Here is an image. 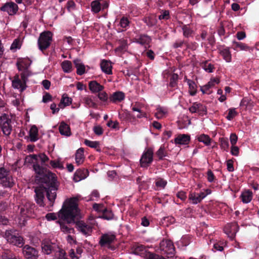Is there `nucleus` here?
Returning a JSON list of instances; mask_svg holds the SVG:
<instances>
[{
	"label": "nucleus",
	"instance_id": "nucleus-31",
	"mask_svg": "<svg viewBox=\"0 0 259 259\" xmlns=\"http://www.w3.org/2000/svg\"><path fill=\"white\" fill-rule=\"evenodd\" d=\"M240 197L243 203H247L252 200V193L250 190L245 191L242 193Z\"/></svg>",
	"mask_w": 259,
	"mask_h": 259
},
{
	"label": "nucleus",
	"instance_id": "nucleus-36",
	"mask_svg": "<svg viewBox=\"0 0 259 259\" xmlns=\"http://www.w3.org/2000/svg\"><path fill=\"white\" fill-rule=\"evenodd\" d=\"M155 183L157 187V189H155L156 190L164 189L167 183L166 180L160 177L156 179Z\"/></svg>",
	"mask_w": 259,
	"mask_h": 259
},
{
	"label": "nucleus",
	"instance_id": "nucleus-15",
	"mask_svg": "<svg viewBox=\"0 0 259 259\" xmlns=\"http://www.w3.org/2000/svg\"><path fill=\"white\" fill-rule=\"evenodd\" d=\"M124 98L125 95L123 92L120 91L116 92L109 97V102L114 103L120 102L124 100Z\"/></svg>",
	"mask_w": 259,
	"mask_h": 259
},
{
	"label": "nucleus",
	"instance_id": "nucleus-7",
	"mask_svg": "<svg viewBox=\"0 0 259 259\" xmlns=\"http://www.w3.org/2000/svg\"><path fill=\"white\" fill-rule=\"evenodd\" d=\"M160 250L168 255V257L174 256L175 248L172 242L169 240L163 239L159 244Z\"/></svg>",
	"mask_w": 259,
	"mask_h": 259
},
{
	"label": "nucleus",
	"instance_id": "nucleus-30",
	"mask_svg": "<svg viewBox=\"0 0 259 259\" xmlns=\"http://www.w3.org/2000/svg\"><path fill=\"white\" fill-rule=\"evenodd\" d=\"M59 132L62 135L70 136V130L69 126L64 122H62L59 127Z\"/></svg>",
	"mask_w": 259,
	"mask_h": 259
},
{
	"label": "nucleus",
	"instance_id": "nucleus-53",
	"mask_svg": "<svg viewBox=\"0 0 259 259\" xmlns=\"http://www.w3.org/2000/svg\"><path fill=\"white\" fill-rule=\"evenodd\" d=\"M176 220L172 216H168L163 218L162 223L164 224L166 223L165 225L168 226L170 224H172L175 223Z\"/></svg>",
	"mask_w": 259,
	"mask_h": 259
},
{
	"label": "nucleus",
	"instance_id": "nucleus-51",
	"mask_svg": "<svg viewBox=\"0 0 259 259\" xmlns=\"http://www.w3.org/2000/svg\"><path fill=\"white\" fill-rule=\"evenodd\" d=\"M161 14L158 16V19L161 20H168L170 19L169 11L168 10H162L160 11Z\"/></svg>",
	"mask_w": 259,
	"mask_h": 259
},
{
	"label": "nucleus",
	"instance_id": "nucleus-46",
	"mask_svg": "<svg viewBox=\"0 0 259 259\" xmlns=\"http://www.w3.org/2000/svg\"><path fill=\"white\" fill-rule=\"evenodd\" d=\"M83 100L85 105L89 107H92L97 108L98 107L97 104L93 102V100L89 97H85L83 98Z\"/></svg>",
	"mask_w": 259,
	"mask_h": 259
},
{
	"label": "nucleus",
	"instance_id": "nucleus-57",
	"mask_svg": "<svg viewBox=\"0 0 259 259\" xmlns=\"http://www.w3.org/2000/svg\"><path fill=\"white\" fill-rule=\"evenodd\" d=\"M98 97L103 102H106L108 101L109 98L107 94L105 92H99L98 94Z\"/></svg>",
	"mask_w": 259,
	"mask_h": 259
},
{
	"label": "nucleus",
	"instance_id": "nucleus-63",
	"mask_svg": "<svg viewBox=\"0 0 259 259\" xmlns=\"http://www.w3.org/2000/svg\"><path fill=\"white\" fill-rule=\"evenodd\" d=\"M39 157L41 161L42 164L46 166V162L49 160V158L44 153H40L37 157Z\"/></svg>",
	"mask_w": 259,
	"mask_h": 259
},
{
	"label": "nucleus",
	"instance_id": "nucleus-14",
	"mask_svg": "<svg viewBox=\"0 0 259 259\" xmlns=\"http://www.w3.org/2000/svg\"><path fill=\"white\" fill-rule=\"evenodd\" d=\"M42 251L46 254H50L57 248L56 244L50 241H43L41 244Z\"/></svg>",
	"mask_w": 259,
	"mask_h": 259
},
{
	"label": "nucleus",
	"instance_id": "nucleus-39",
	"mask_svg": "<svg viewBox=\"0 0 259 259\" xmlns=\"http://www.w3.org/2000/svg\"><path fill=\"white\" fill-rule=\"evenodd\" d=\"M199 196L198 193L190 192L189 195V199L193 204H197L202 201Z\"/></svg>",
	"mask_w": 259,
	"mask_h": 259
},
{
	"label": "nucleus",
	"instance_id": "nucleus-2",
	"mask_svg": "<svg viewBox=\"0 0 259 259\" xmlns=\"http://www.w3.org/2000/svg\"><path fill=\"white\" fill-rule=\"evenodd\" d=\"M77 197H73L64 202L58 212V218L67 224L76 223L78 230L85 235H89L92 228L82 222L78 221L79 209Z\"/></svg>",
	"mask_w": 259,
	"mask_h": 259
},
{
	"label": "nucleus",
	"instance_id": "nucleus-64",
	"mask_svg": "<svg viewBox=\"0 0 259 259\" xmlns=\"http://www.w3.org/2000/svg\"><path fill=\"white\" fill-rule=\"evenodd\" d=\"M207 179L209 182L212 183L215 180V177L212 171L209 169L207 171Z\"/></svg>",
	"mask_w": 259,
	"mask_h": 259
},
{
	"label": "nucleus",
	"instance_id": "nucleus-18",
	"mask_svg": "<svg viewBox=\"0 0 259 259\" xmlns=\"http://www.w3.org/2000/svg\"><path fill=\"white\" fill-rule=\"evenodd\" d=\"M151 41V37L147 34H141L135 38V42L142 45H148Z\"/></svg>",
	"mask_w": 259,
	"mask_h": 259
},
{
	"label": "nucleus",
	"instance_id": "nucleus-6",
	"mask_svg": "<svg viewBox=\"0 0 259 259\" xmlns=\"http://www.w3.org/2000/svg\"><path fill=\"white\" fill-rule=\"evenodd\" d=\"M11 122V119L6 114H4L0 116V126L4 134L6 136H9L11 133L12 130Z\"/></svg>",
	"mask_w": 259,
	"mask_h": 259
},
{
	"label": "nucleus",
	"instance_id": "nucleus-12",
	"mask_svg": "<svg viewBox=\"0 0 259 259\" xmlns=\"http://www.w3.org/2000/svg\"><path fill=\"white\" fill-rule=\"evenodd\" d=\"M12 85L14 89L19 90L21 93L23 92L27 88L26 82H25L24 84V80L20 78L18 74H16L14 76V79L12 81Z\"/></svg>",
	"mask_w": 259,
	"mask_h": 259
},
{
	"label": "nucleus",
	"instance_id": "nucleus-52",
	"mask_svg": "<svg viewBox=\"0 0 259 259\" xmlns=\"http://www.w3.org/2000/svg\"><path fill=\"white\" fill-rule=\"evenodd\" d=\"M146 259H166L162 256L157 254L154 253L148 252L146 254Z\"/></svg>",
	"mask_w": 259,
	"mask_h": 259
},
{
	"label": "nucleus",
	"instance_id": "nucleus-11",
	"mask_svg": "<svg viewBox=\"0 0 259 259\" xmlns=\"http://www.w3.org/2000/svg\"><path fill=\"white\" fill-rule=\"evenodd\" d=\"M35 205L33 203H26L24 205H23L20 208V214L22 217H25L27 218H33L34 217V208Z\"/></svg>",
	"mask_w": 259,
	"mask_h": 259
},
{
	"label": "nucleus",
	"instance_id": "nucleus-62",
	"mask_svg": "<svg viewBox=\"0 0 259 259\" xmlns=\"http://www.w3.org/2000/svg\"><path fill=\"white\" fill-rule=\"evenodd\" d=\"M181 242L184 246L188 245L191 242V237L190 236H184L181 240Z\"/></svg>",
	"mask_w": 259,
	"mask_h": 259
},
{
	"label": "nucleus",
	"instance_id": "nucleus-20",
	"mask_svg": "<svg viewBox=\"0 0 259 259\" xmlns=\"http://www.w3.org/2000/svg\"><path fill=\"white\" fill-rule=\"evenodd\" d=\"M190 137L189 135L182 134L179 135L175 139V142L177 144L187 145L189 143Z\"/></svg>",
	"mask_w": 259,
	"mask_h": 259
},
{
	"label": "nucleus",
	"instance_id": "nucleus-1",
	"mask_svg": "<svg viewBox=\"0 0 259 259\" xmlns=\"http://www.w3.org/2000/svg\"><path fill=\"white\" fill-rule=\"evenodd\" d=\"M33 169L35 174V182L38 184H44L46 185V187L42 185L35 188L34 199L36 203L39 206L44 207L46 205L45 200L46 196L50 202V206H53L59 187L56 174L37 163L33 164Z\"/></svg>",
	"mask_w": 259,
	"mask_h": 259
},
{
	"label": "nucleus",
	"instance_id": "nucleus-27",
	"mask_svg": "<svg viewBox=\"0 0 259 259\" xmlns=\"http://www.w3.org/2000/svg\"><path fill=\"white\" fill-rule=\"evenodd\" d=\"M72 99L68 97V95L66 93L63 94L59 104V106L60 108H64L67 106L70 105L72 103Z\"/></svg>",
	"mask_w": 259,
	"mask_h": 259
},
{
	"label": "nucleus",
	"instance_id": "nucleus-22",
	"mask_svg": "<svg viewBox=\"0 0 259 259\" xmlns=\"http://www.w3.org/2000/svg\"><path fill=\"white\" fill-rule=\"evenodd\" d=\"M75 67L76 68V73L79 75H82L85 72V66L81 62V60L78 59H75L73 61Z\"/></svg>",
	"mask_w": 259,
	"mask_h": 259
},
{
	"label": "nucleus",
	"instance_id": "nucleus-34",
	"mask_svg": "<svg viewBox=\"0 0 259 259\" xmlns=\"http://www.w3.org/2000/svg\"><path fill=\"white\" fill-rule=\"evenodd\" d=\"M143 21L150 27L155 26L157 22V20L154 16L146 17L144 18Z\"/></svg>",
	"mask_w": 259,
	"mask_h": 259
},
{
	"label": "nucleus",
	"instance_id": "nucleus-50",
	"mask_svg": "<svg viewBox=\"0 0 259 259\" xmlns=\"http://www.w3.org/2000/svg\"><path fill=\"white\" fill-rule=\"evenodd\" d=\"M237 115L238 112L236 111L235 108H229L228 109V114L226 116V118L228 120H231Z\"/></svg>",
	"mask_w": 259,
	"mask_h": 259
},
{
	"label": "nucleus",
	"instance_id": "nucleus-44",
	"mask_svg": "<svg viewBox=\"0 0 259 259\" xmlns=\"http://www.w3.org/2000/svg\"><path fill=\"white\" fill-rule=\"evenodd\" d=\"M20 71H21L20 74L21 78L24 80V83L25 84V82H27L28 80V77L31 75V72L29 70V69H25L21 70Z\"/></svg>",
	"mask_w": 259,
	"mask_h": 259
},
{
	"label": "nucleus",
	"instance_id": "nucleus-43",
	"mask_svg": "<svg viewBox=\"0 0 259 259\" xmlns=\"http://www.w3.org/2000/svg\"><path fill=\"white\" fill-rule=\"evenodd\" d=\"M213 86V82L212 81H209L206 84L201 87L200 90L203 94H210L211 93V92L210 91V89Z\"/></svg>",
	"mask_w": 259,
	"mask_h": 259
},
{
	"label": "nucleus",
	"instance_id": "nucleus-3",
	"mask_svg": "<svg viewBox=\"0 0 259 259\" xmlns=\"http://www.w3.org/2000/svg\"><path fill=\"white\" fill-rule=\"evenodd\" d=\"M116 240V236L111 233H105L102 234L99 241V244L101 247H107L111 250H115L117 247L113 244Z\"/></svg>",
	"mask_w": 259,
	"mask_h": 259
},
{
	"label": "nucleus",
	"instance_id": "nucleus-5",
	"mask_svg": "<svg viewBox=\"0 0 259 259\" xmlns=\"http://www.w3.org/2000/svg\"><path fill=\"white\" fill-rule=\"evenodd\" d=\"M5 237L10 244L17 246H22L23 244V239L20 236L16 235L12 230H6Z\"/></svg>",
	"mask_w": 259,
	"mask_h": 259
},
{
	"label": "nucleus",
	"instance_id": "nucleus-17",
	"mask_svg": "<svg viewBox=\"0 0 259 259\" xmlns=\"http://www.w3.org/2000/svg\"><path fill=\"white\" fill-rule=\"evenodd\" d=\"M31 62V60L28 58H22L17 61L16 65L19 71H21L25 69H29Z\"/></svg>",
	"mask_w": 259,
	"mask_h": 259
},
{
	"label": "nucleus",
	"instance_id": "nucleus-28",
	"mask_svg": "<svg viewBox=\"0 0 259 259\" xmlns=\"http://www.w3.org/2000/svg\"><path fill=\"white\" fill-rule=\"evenodd\" d=\"M232 48L237 51H249L250 48L246 44L234 41L233 42Z\"/></svg>",
	"mask_w": 259,
	"mask_h": 259
},
{
	"label": "nucleus",
	"instance_id": "nucleus-13",
	"mask_svg": "<svg viewBox=\"0 0 259 259\" xmlns=\"http://www.w3.org/2000/svg\"><path fill=\"white\" fill-rule=\"evenodd\" d=\"M1 10L7 12L9 15L16 14L18 10V7L16 4L10 2L6 3L1 8Z\"/></svg>",
	"mask_w": 259,
	"mask_h": 259
},
{
	"label": "nucleus",
	"instance_id": "nucleus-59",
	"mask_svg": "<svg viewBox=\"0 0 259 259\" xmlns=\"http://www.w3.org/2000/svg\"><path fill=\"white\" fill-rule=\"evenodd\" d=\"M186 41L184 40L178 39L173 44L172 47L175 49L182 48L184 45L186 46Z\"/></svg>",
	"mask_w": 259,
	"mask_h": 259
},
{
	"label": "nucleus",
	"instance_id": "nucleus-37",
	"mask_svg": "<svg viewBox=\"0 0 259 259\" xmlns=\"http://www.w3.org/2000/svg\"><path fill=\"white\" fill-rule=\"evenodd\" d=\"M187 83L189 85V92L190 95L193 96L197 93V85L195 82L192 80H187Z\"/></svg>",
	"mask_w": 259,
	"mask_h": 259
},
{
	"label": "nucleus",
	"instance_id": "nucleus-35",
	"mask_svg": "<svg viewBox=\"0 0 259 259\" xmlns=\"http://www.w3.org/2000/svg\"><path fill=\"white\" fill-rule=\"evenodd\" d=\"M61 67L65 73H70L72 71V65L71 61L64 60L61 63Z\"/></svg>",
	"mask_w": 259,
	"mask_h": 259
},
{
	"label": "nucleus",
	"instance_id": "nucleus-60",
	"mask_svg": "<svg viewBox=\"0 0 259 259\" xmlns=\"http://www.w3.org/2000/svg\"><path fill=\"white\" fill-rule=\"evenodd\" d=\"M37 160V156L35 154H32L27 156L25 158V162L29 163H32L34 161Z\"/></svg>",
	"mask_w": 259,
	"mask_h": 259
},
{
	"label": "nucleus",
	"instance_id": "nucleus-16",
	"mask_svg": "<svg viewBox=\"0 0 259 259\" xmlns=\"http://www.w3.org/2000/svg\"><path fill=\"white\" fill-rule=\"evenodd\" d=\"M102 71L107 74H112V66L110 61L103 60L100 63Z\"/></svg>",
	"mask_w": 259,
	"mask_h": 259
},
{
	"label": "nucleus",
	"instance_id": "nucleus-58",
	"mask_svg": "<svg viewBox=\"0 0 259 259\" xmlns=\"http://www.w3.org/2000/svg\"><path fill=\"white\" fill-rule=\"evenodd\" d=\"M206 106L201 103H198V113H199V114L202 116L206 113Z\"/></svg>",
	"mask_w": 259,
	"mask_h": 259
},
{
	"label": "nucleus",
	"instance_id": "nucleus-25",
	"mask_svg": "<svg viewBox=\"0 0 259 259\" xmlns=\"http://www.w3.org/2000/svg\"><path fill=\"white\" fill-rule=\"evenodd\" d=\"M84 160V149L83 148H79L75 153V162L79 165L82 164Z\"/></svg>",
	"mask_w": 259,
	"mask_h": 259
},
{
	"label": "nucleus",
	"instance_id": "nucleus-49",
	"mask_svg": "<svg viewBox=\"0 0 259 259\" xmlns=\"http://www.w3.org/2000/svg\"><path fill=\"white\" fill-rule=\"evenodd\" d=\"M58 222L60 225V228L62 231L65 233H71L74 231L73 228L68 227L65 223H62L60 221H58Z\"/></svg>",
	"mask_w": 259,
	"mask_h": 259
},
{
	"label": "nucleus",
	"instance_id": "nucleus-4",
	"mask_svg": "<svg viewBox=\"0 0 259 259\" xmlns=\"http://www.w3.org/2000/svg\"><path fill=\"white\" fill-rule=\"evenodd\" d=\"M52 33L49 31H44L40 34L37 42L40 50L43 51L49 47L52 40Z\"/></svg>",
	"mask_w": 259,
	"mask_h": 259
},
{
	"label": "nucleus",
	"instance_id": "nucleus-45",
	"mask_svg": "<svg viewBox=\"0 0 259 259\" xmlns=\"http://www.w3.org/2000/svg\"><path fill=\"white\" fill-rule=\"evenodd\" d=\"M92 11L95 13H99L101 10V4L98 1H94L91 4Z\"/></svg>",
	"mask_w": 259,
	"mask_h": 259
},
{
	"label": "nucleus",
	"instance_id": "nucleus-33",
	"mask_svg": "<svg viewBox=\"0 0 259 259\" xmlns=\"http://www.w3.org/2000/svg\"><path fill=\"white\" fill-rule=\"evenodd\" d=\"M114 214L112 211L107 208L104 209L102 212L101 215L100 217V218L108 221L112 220Z\"/></svg>",
	"mask_w": 259,
	"mask_h": 259
},
{
	"label": "nucleus",
	"instance_id": "nucleus-61",
	"mask_svg": "<svg viewBox=\"0 0 259 259\" xmlns=\"http://www.w3.org/2000/svg\"><path fill=\"white\" fill-rule=\"evenodd\" d=\"M186 47L187 49L194 51L197 48L198 44L196 42H191L189 43L188 41H186Z\"/></svg>",
	"mask_w": 259,
	"mask_h": 259
},
{
	"label": "nucleus",
	"instance_id": "nucleus-32",
	"mask_svg": "<svg viewBox=\"0 0 259 259\" xmlns=\"http://www.w3.org/2000/svg\"><path fill=\"white\" fill-rule=\"evenodd\" d=\"M46 166L49 168H59L62 169L64 168L63 164L60 162V159L51 160L49 164H46Z\"/></svg>",
	"mask_w": 259,
	"mask_h": 259
},
{
	"label": "nucleus",
	"instance_id": "nucleus-56",
	"mask_svg": "<svg viewBox=\"0 0 259 259\" xmlns=\"http://www.w3.org/2000/svg\"><path fill=\"white\" fill-rule=\"evenodd\" d=\"M21 44L19 38L15 39L12 44L10 49L11 50L20 49Z\"/></svg>",
	"mask_w": 259,
	"mask_h": 259
},
{
	"label": "nucleus",
	"instance_id": "nucleus-24",
	"mask_svg": "<svg viewBox=\"0 0 259 259\" xmlns=\"http://www.w3.org/2000/svg\"><path fill=\"white\" fill-rule=\"evenodd\" d=\"M38 128L36 125H32L29 132L30 141L32 142H36L38 139Z\"/></svg>",
	"mask_w": 259,
	"mask_h": 259
},
{
	"label": "nucleus",
	"instance_id": "nucleus-19",
	"mask_svg": "<svg viewBox=\"0 0 259 259\" xmlns=\"http://www.w3.org/2000/svg\"><path fill=\"white\" fill-rule=\"evenodd\" d=\"M89 89L92 93H98L102 91L104 87L95 80L91 81L89 83Z\"/></svg>",
	"mask_w": 259,
	"mask_h": 259
},
{
	"label": "nucleus",
	"instance_id": "nucleus-54",
	"mask_svg": "<svg viewBox=\"0 0 259 259\" xmlns=\"http://www.w3.org/2000/svg\"><path fill=\"white\" fill-rule=\"evenodd\" d=\"M130 24V21L128 18L125 17H122L119 22L120 26L123 28H126L128 27Z\"/></svg>",
	"mask_w": 259,
	"mask_h": 259
},
{
	"label": "nucleus",
	"instance_id": "nucleus-55",
	"mask_svg": "<svg viewBox=\"0 0 259 259\" xmlns=\"http://www.w3.org/2000/svg\"><path fill=\"white\" fill-rule=\"evenodd\" d=\"M166 111L162 108H158L157 112L155 114V117L158 119H161L164 117L166 114Z\"/></svg>",
	"mask_w": 259,
	"mask_h": 259
},
{
	"label": "nucleus",
	"instance_id": "nucleus-10",
	"mask_svg": "<svg viewBox=\"0 0 259 259\" xmlns=\"http://www.w3.org/2000/svg\"><path fill=\"white\" fill-rule=\"evenodd\" d=\"M22 252L26 259H38V251L34 247L26 245L22 249Z\"/></svg>",
	"mask_w": 259,
	"mask_h": 259
},
{
	"label": "nucleus",
	"instance_id": "nucleus-26",
	"mask_svg": "<svg viewBox=\"0 0 259 259\" xmlns=\"http://www.w3.org/2000/svg\"><path fill=\"white\" fill-rule=\"evenodd\" d=\"M179 75L177 73H172L169 78V83L168 87L171 88V90H174L178 87V81Z\"/></svg>",
	"mask_w": 259,
	"mask_h": 259
},
{
	"label": "nucleus",
	"instance_id": "nucleus-38",
	"mask_svg": "<svg viewBox=\"0 0 259 259\" xmlns=\"http://www.w3.org/2000/svg\"><path fill=\"white\" fill-rule=\"evenodd\" d=\"M85 145L93 148L96 149L97 151H100V143L98 141H91L89 140L85 139L84 141Z\"/></svg>",
	"mask_w": 259,
	"mask_h": 259
},
{
	"label": "nucleus",
	"instance_id": "nucleus-48",
	"mask_svg": "<svg viewBox=\"0 0 259 259\" xmlns=\"http://www.w3.org/2000/svg\"><path fill=\"white\" fill-rule=\"evenodd\" d=\"M220 147L224 151H228L229 147V143L228 139L222 138L220 139Z\"/></svg>",
	"mask_w": 259,
	"mask_h": 259
},
{
	"label": "nucleus",
	"instance_id": "nucleus-29",
	"mask_svg": "<svg viewBox=\"0 0 259 259\" xmlns=\"http://www.w3.org/2000/svg\"><path fill=\"white\" fill-rule=\"evenodd\" d=\"M119 118L125 121H130L134 119V116L127 110H124L119 113Z\"/></svg>",
	"mask_w": 259,
	"mask_h": 259
},
{
	"label": "nucleus",
	"instance_id": "nucleus-21",
	"mask_svg": "<svg viewBox=\"0 0 259 259\" xmlns=\"http://www.w3.org/2000/svg\"><path fill=\"white\" fill-rule=\"evenodd\" d=\"M219 51L220 54L227 62H230L231 61L232 55L229 48L225 47L222 49H219Z\"/></svg>",
	"mask_w": 259,
	"mask_h": 259
},
{
	"label": "nucleus",
	"instance_id": "nucleus-40",
	"mask_svg": "<svg viewBox=\"0 0 259 259\" xmlns=\"http://www.w3.org/2000/svg\"><path fill=\"white\" fill-rule=\"evenodd\" d=\"M197 139L199 142H202L206 146L210 145L211 139L207 135L202 134L198 137Z\"/></svg>",
	"mask_w": 259,
	"mask_h": 259
},
{
	"label": "nucleus",
	"instance_id": "nucleus-8",
	"mask_svg": "<svg viewBox=\"0 0 259 259\" xmlns=\"http://www.w3.org/2000/svg\"><path fill=\"white\" fill-rule=\"evenodd\" d=\"M153 160V150L151 148L145 149L140 159V164L142 167H147Z\"/></svg>",
	"mask_w": 259,
	"mask_h": 259
},
{
	"label": "nucleus",
	"instance_id": "nucleus-23",
	"mask_svg": "<svg viewBox=\"0 0 259 259\" xmlns=\"http://www.w3.org/2000/svg\"><path fill=\"white\" fill-rule=\"evenodd\" d=\"M89 171L87 169H79L76 171L74 176V180L75 182H78L82 179H85Z\"/></svg>",
	"mask_w": 259,
	"mask_h": 259
},
{
	"label": "nucleus",
	"instance_id": "nucleus-42",
	"mask_svg": "<svg viewBox=\"0 0 259 259\" xmlns=\"http://www.w3.org/2000/svg\"><path fill=\"white\" fill-rule=\"evenodd\" d=\"M182 29L185 37L188 38L191 37L193 33V30L186 25H184L182 27Z\"/></svg>",
	"mask_w": 259,
	"mask_h": 259
},
{
	"label": "nucleus",
	"instance_id": "nucleus-9",
	"mask_svg": "<svg viewBox=\"0 0 259 259\" xmlns=\"http://www.w3.org/2000/svg\"><path fill=\"white\" fill-rule=\"evenodd\" d=\"M15 185L14 178L9 171L2 177H0V185H2L5 188H12ZM3 192L0 190V196L3 195Z\"/></svg>",
	"mask_w": 259,
	"mask_h": 259
},
{
	"label": "nucleus",
	"instance_id": "nucleus-47",
	"mask_svg": "<svg viewBox=\"0 0 259 259\" xmlns=\"http://www.w3.org/2000/svg\"><path fill=\"white\" fill-rule=\"evenodd\" d=\"M202 68L207 72H212L214 69L213 64L209 63L208 61H206L202 63Z\"/></svg>",
	"mask_w": 259,
	"mask_h": 259
},
{
	"label": "nucleus",
	"instance_id": "nucleus-41",
	"mask_svg": "<svg viewBox=\"0 0 259 259\" xmlns=\"http://www.w3.org/2000/svg\"><path fill=\"white\" fill-rule=\"evenodd\" d=\"M156 155L158 157L159 160H162L164 157L167 156L165 147L163 145H161L159 149L156 152Z\"/></svg>",
	"mask_w": 259,
	"mask_h": 259
}]
</instances>
